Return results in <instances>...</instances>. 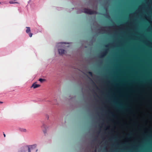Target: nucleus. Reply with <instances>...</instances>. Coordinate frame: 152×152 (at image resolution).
<instances>
[{
	"mask_svg": "<svg viewBox=\"0 0 152 152\" xmlns=\"http://www.w3.org/2000/svg\"><path fill=\"white\" fill-rule=\"evenodd\" d=\"M83 11L84 13L90 15L96 14L97 13L95 11L91 10L90 9L86 8L83 9Z\"/></svg>",
	"mask_w": 152,
	"mask_h": 152,
	"instance_id": "nucleus-1",
	"label": "nucleus"
},
{
	"mask_svg": "<svg viewBox=\"0 0 152 152\" xmlns=\"http://www.w3.org/2000/svg\"><path fill=\"white\" fill-rule=\"evenodd\" d=\"M36 145L34 144L33 145L28 146V152H36L37 150L36 149Z\"/></svg>",
	"mask_w": 152,
	"mask_h": 152,
	"instance_id": "nucleus-2",
	"label": "nucleus"
},
{
	"mask_svg": "<svg viewBox=\"0 0 152 152\" xmlns=\"http://www.w3.org/2000/svg\"><path fill=\"white\" fill-rule=\"evenodd\" d=\"M27 29L26 30V32L28 34L30 37H32L33 34L30 32V28L29 27H26Z\"/></svg>",
	"mask_w": 152,
	"mask_h": 152,
	"instance_id": "nucleus-3",
	"label": "nucleus"
},
{
	"mask_svg": "<svg viewBox=\"0 0 152 152\" xmlns=\"http://www.w3.org/2000/svg\"><path fill=\"white\" fill-rule=\"evenodd\" d=\"M40 86V85L39 84H37L36 83H34L31 86V87H33L34 88H35L38 87H39Z\"/></svg>",
	"mask_w": 152,
	"mask_h": 152,
	"instance_id": "nucleus-4",
	"label": "nucleus"
},
{
	"mask_svg": "<svg viewBox=\"0 0 152 152\" xmlns=\"http://www.w3.org/2000/svg\"><path fill=\"white\" fill-rule=\"evenodd\" d=\"M27 150L26 147H23L21 148L18 151V152H26Z\"/></svg>",
	"mask_w": 152,
	"mask_h": 152,
	"instance_id": "nucleus-5",
	"label": "nucleus"
},
{
	"mask_svg": "<svg viewBox=\"0 0 152 152\" xmlns=\"http://www.w3.org/2000/svg\"><path fill=\"white\" fill-rule=\"evenodd\" d=\"M42 129L43 130L44 133L45 134L46 133V126L45 124H43L42 126Z\"/></svg>",
	"mask_w": 152,
	"mask_h": 152,
	"instance_id": "nucleus-6",
	"label": "nucleus"
},
{
	"mask_svg": "<svg viewBox=\"0 0 152 152\" xmlns=\"http://www.w3.org/2000/svg\"><path fill=\"white\" fill-rule=\"evenodd\" d=\"M58 52L59 54L62 55L65 52V50L63 49H59L58 50Z\"/></svg>",
	"mask_w": 152,
	"mask_h": 152,
	"instance_id": "nucleus-7",
	"label": "nucleus"
},
{
	"mask_svg": "<svg viewBox=\"0 0 152 152\" xmlns=\"http://www.w3.org/2000/svg\"><path fill=\"white\" fill-rule=\"evenodd\" d=\"M39 80L41 83H42L45 80V79H43L42 78H40L39 79Z\"/></svg>",
	"mask_w": 152,
	"mask_h": 152,
	"instance_id": "nucleus-8",
	"label": "nucleus"
},
{
	"mask_svg": "<svg viewBox=\"0 0 152 152\" xmlns=\"http://www.w3.org/2000/svg\"><path fill=\"white\" fill-rule=\"evenodd\" d=\"M20 131L22 132H26V129H20Z\"/></svg>",
	"mask_w": 152,
	"mask_h": 152,
	"instance_id": "nucleus-9",
	"label": "nucleus"
},
{
	"mask_svg": "<svg viewBox=\"0 0 152 152\" xmlns=\"http://www.w3.org/2000/svg\"><path fill=\"white\" fill-rule=\"evenodd\" d=\"M106 52H103V53H102L101 55V57H103L104 56H105V55H106Z\"/></svg>",
	"mask_w": 152,
	"mask_h": 152,
	"instance_id": "nucleus-10",
	"label": "nucleus"
},
{
	"mask_svg": "<svg viewBox=\"0 0 152 152\" xmlns=\"http://www.w3.org/2000/svg\"><path fill=\"white\" fill-rule=\"evenodd\" d=\"M9 3L10 4H15V3H16L15 2H13V1H9Z\"/></svg>",
	"mask_w": 152,
	"mask_h": 152,
	"instance_id": "nucleus-11",
	"label": "nucleus"
},
{
	"mask_svg": "<svg viewBox=\"0 0 152 152\" xmlns=\"http://www.w3.org/2000/svg\"><path fill=\"white\" fill-rule=\"evenodd\" d=\"M110 113L112 114V117H114L115 118H116L115 116L113 114H112V113Z\"/></svg>",
	"mask_w": 152,
	"mask_h": 152,
	"instance_id": "nucleus-12",
	"label": "nucleus"
},
{
	"mask_svg": "<svg viewBox=\"0 0 152 152\" xmlns=\"http://www.w3.org/2000/svg\"><path fill=\"white\" fill-rule=\"evenodd\" d=\"M89 73L91 75H92V73L91 72H89Z\"/></svg>",
	"mask_w": 152,
	"mask_h": 152,
	"instance_id": "nucleus-13",
	"label": "nucleus"
},
{
	"mask_svg": "<svg viewBox=\"0 0 152 152\" xmlns=\"http://www.w3.org/2000/svg\"><path fill=\"white\" fill-rule=\"evenodd\" d=\"M3 135H4V137H6V135L4 133V132H3Z\"/></svg>",
	"mask_w": 152,
	"mask_h": 152,
	"instance_id": "nucleus-14",
	"label": "nucleus"
},
{
	"mask_svg": "<svg viewBox=\"0 0 152 152\" xmlns=\"http://www.w3.org/2000/svg\"><path fill=\"white\" fill-rule=\"evenodd\" d=\"M3 103V102H0V103Z\"/></svg>",
	"mask_w": 152,
	"mask_h": 152,
	"instance_id": "nucleus-15",
	"label": "nucleus"
},
{
	"mask_svg": "<svg viewBox=\"0 0 152 152\" xmlns=\"http://www.w3.org/2000/svg\"><path fill=\"white\" fill-rule=\"evenodd\" d=\"M94 83V85H95L96 86V88H98L95 85V84Z\"/></svg>",
	"mask_w": 152,
	"mask_h": 152,
	"instance_id": "nucleus-16",
	"label": "nucleus"
},
{
	"mask_svg": "<svg viewBox=\"0 0 152 152\" xmlns=\"http://www.w3.org/2000/svg\"><path fill=\"white\" fill-rule=\"evenodd\" d=\"M1 4V2H0V4Z\"/></svg>",
	"mask_w": 152,
	"mask_h": 152,
	"instance_id": "nucleus-17",
	"label": "nucleus"
}]
</instances>
